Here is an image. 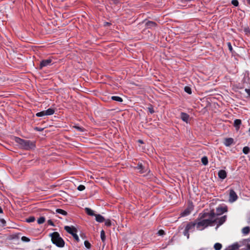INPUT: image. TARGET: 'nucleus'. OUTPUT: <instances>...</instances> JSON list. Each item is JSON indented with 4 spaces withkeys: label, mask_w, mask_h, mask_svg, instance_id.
Returning a JSON list of instances; mask_svg holds the SVG:
<instances>
[{
    "label": "nucleus",
    "mask_w": 250,
    "mask_h": 250,
    "mask_svg": "<svg viewBox=\"0 0 250 250\" xmlns=\"http://www.w3.org/2000/svg\"><path fill=\"white\" fill-rule=\"evenodd\" d=\"M222 247V245L219 243H216L214 245V248L215 250H220Z\"/></svg>",
    "instance_id": "obj_23"
},
{
    "label": "nucleus",
    "mask_w": 250,
    "mask_h": 250,
    "mask_svg": "<svg viewBox=\"0 0 250 250\" xmlns=\"http://www.w3.org/2000/svg\"><path fill=\"white\" fill-rule=\"evenodd\" d=\"M84 244L85 247L86 248H87V249H90V248L91 244H90V243L88 241H85L84 242Z\"/></svg>",
    "instance_id": "obj_34"
},
{
    "label": "nucleus",
    "mask_w": 250,
    "mask_h": 250,
    "mask_svg": "<svg viewBox=\"0 0 250 250\" xmlns=\"http://www.w3.org/2000/svg\"><path fill=\"white\" fill-rule=\"evenodd\" d=\"M249 131L250 132V128H249Z\"/></svg>",
    "instance_id": "obj_50"
},
{
    "label": "nucleus",
    "mask_w": 250,
    "mask_h": 250,
    "mask_svg": "<svg viewBox=\"0 0 250 250\" xmlns=\"http://www.w3.org/2000/svg\"><path fill=\"white\" fill-rule=\"evenodd\" d=\"M0 223H1L2 226H4L6 224V221L4 219H0Z\"/></svg>",
    "instance_id": "obj_39"
},
{
    "label": "nucleus",
    "mask_w": 250,
    "mask_h": 250,
    "mask_svg": "<svg viewBox=\"0 0 250 250\" xmlns=\"http://www.w3.org/2000/svg\"><path fill=\"white\" fill-rule=\"evenodd\" d=\"M115 4H117L120 2L122 0H111Z\"/></svg>",
    "instance_id": "obj_42"
},
{
    "label": "nucleus",
    "mask_w": 250,
    "mask_h": 250,
    "mask_svg": "<svg viewBox=\"0 0 250 250\" xmlns=\"http://www.w3.org/2000/svg\"><path fill=\"white\" fill-rule=\"evenodd\" d=\"M105 225L107 227H110L111 226V222L109 219L104 220Z\"/></svg>",
    "instance_id": "obj_32"
},
{
    "label": "nucleus",
    "mask_w": 250,
    "mask_h": 250,
    "mask_svg": "<svg viewBox=\"0 0 250 250\" xmlns=\"http://www.w3.org/2000/svg\"><path fill=\"white\" fill-rule=\"evenodd\" d=\"M245 91L250 96V89H245Z\"/></svg>",
    "instance_id": "obj_44"
},
{
    "label": "nucleus",
    "mask_w": 250,
    "mask_h": 250,
    "mask_svg": "<svg viewBox=\"0 0 250 250\" xmlns=\"http://www.w3.org/2000/svg\"><path fill=\"white\" fill-rule=\"evenodd\" d=\"M250 229L249 227H244L243 229H242V232L243 234H248V233H249L250 232Z\"/></svg>",
    "instance_id": "obj_22"
},
{
    "label": "nucleus",
    "mask_w": 250,
    "mask_h": 250,
    "mask_svg": "<svg viewBox=\"0 0 250 250\" xmlns=\"http://www.w3.org/2000/svg\"><path fill=\"white\" fill-rule=\"evenodd\" d=\"M135 168L139 170L141 173H144L146 171L145 169L144 166L141 163H139L138 165L135 167Z\"/></svg>",
    "instance_id": "obj_11"
},
{
    "label": "nucleus",
    "mask_w": 250,
    "mask_h": 250,
    "mask_svg": "<svg viewBox=\"0 0 250 250\" xmlns=\"http://www.w3.org/2000/svg\"><path fill=\"white\" fill-rule=\"evenodd\" d=\"M52 64V60L51 58H48L46 60L42 61L40 64V69H42L43 67L50 66Z\"/></svg>",
    "instance_id": "obj_5"
},
{
    "label": "nucleus",
    "mask_w": 250,
    "mask_h": 250,
    "mask_svg": "<svg viewBox=\"0 0 250 250\" xmlns=\"http://www.w3.org/2000/svg\"><path fill=\"white\" fill-rule=\"evenodd\" d=\"M73 237L76 241H77V242L79 241L80 239H79V238L77 234L76 235H75V236H74Z\"/></svg>",
    "instance_id": "obj_41"
},
{
    "label": "nucleus",
    "mask_w": 250,
    "mask_h": 250,
    "mask_svg": "<svg viewBox=\"0 0 250 250\" xmlns=\"http://www.w3.org/2000/svg\"><path fill=\"white\" fill-rule=\"evenodd\" d=\"M218 177L222 179H224L227 177V172L224 170H220L218 172Z\"/></svg>",
    "instance_id": "obj_15"
},
{
    "label": "nucleus",
    "mask_w": 250,
    "mask_h": 250,
    "mask_svg": "<svg viewBox=\"0 0 250 250\" xmlns=\"http://www.w3.org/2000/svg\"><path fill=\"white\" fill-rule=\"evenodd\" d=\"M181 119L185 122L188 123V120H189V115L186 113H185V112H181Z\"/></svg>",
    "instance_id": "obj_12"
},
{
    "label": "nucleus",
    "mask_w": 250,
    "mask_h": 250,
    "mask_svg": "<svg viewBox=\"0 0 250 250\" xmlns=\"http://www.w3.org/2000/svg\"><path fill=\"white\" fill-rule=\"evenodd\" d=\"M101 238L103 242H104L105 240V235L104 230L101 231Z\"/></svg>",
    "instance_id": "obj_25"
},
{
    "label": "nucleus",
    "mask_w": 250,
    "mask_h": 250,
    "mask_svg": "<svg viewBox=\"0 0 250 250\" xmlns=\"http://www.w3.org/2000/svg\"><path fill=\"white\" fill-rule=\"evenodd\" d=\"M111 99L112 100L117 101L118 102L121 103V102H123L122 98L121 97H119V96H112Z\"/></svg>",
    "instance_id": "obj_19"
},
{
    "label": "nucleus",
    "mask_w": 250,
    "mask_h": 250,
    "mask_svg": "<svg viewBox=\"0 0 250 250\" xmlns=\"http://www.w3.org/2000/svg\"><path fill=\"white\" fill-rule=\"evenodd\" d=\"M3 213V210H2V209L0 207V213Z\"/></svg>",
    "instance_id": "obj_47"
},
{
    "label": "nucleus",
    "mask_w": 250,
    "mask_h": 250,
    "mask_svg": "<svg viewBox=\"0 0 250 250\" xmlns=\"http://www.w3.org/2000/svg\"><path fill=\"white\" fill-rule=\"evenodd\" d=\"M241 124V121L239 119H236L234 122V125L235 127H239Z\"/></svg>",
    "instance_id": "obj_24"
},
{
    "label": "nucleus",
    "mask_w": 250,
    "mask_h": 250,
    "mask_svg": "<svg viewBox=\"0 0 250 250\" xmlns=\"http://www.w3.org/2000/svg\"><path fill=\"white\" fill-rule=\"evenodd\" d=\"M77 189L79 191H83L85 189V187L83 185H81L78 187Z\"/></svg>",
    "instance_id": "obj_36"
},
{
    "label": "nucleus",
    "mask_w": 250,
    "mask_h": 250,
    "mask_svg": "<svg viewBox=\"0 0 250 250\" xmlns=\"http://www.w3.org/2000/svg\"><path fill=\"white\" fill-rule=\"evenodd\" d=\"M77 232V231H74V232H73V233H72V234H71V235H72L73 236H75V235H76V232Z\"/></svg>",
    "instance_id": "obj_46"
},
{
    "label": "nucleus",
    "mask_w": 250,
    "mask_h": 250,
    "mask_svg": "<svg viewBox=\"0 0 250 250\" xmlns=\"http://www.w3.org/2000/svg\"><path fill=\"white\" fill-rule=\"evenodd\" d=\"M231 4L235 6H237L239 4V2L237 0H232L231 1Z\"/></svg>",
    "instance_id": "obj_35"
},
{
    "label": "nucleus",
    "mask_w": 250,
    "mask_h": 250,
    "mask_svg": "<svg viewBox=\"0 0 250 250\" xmlns=\"http://www.w3.org/2000/svg\"><path fill=\"white\" fill-rule=\"evenodd\" d=\"M74 127L76 128L78 130L82 132H83L84 130V128H83V127L78 126H75Z\"/></svg>",
    "instance_id": "obj_37"
},
{
    "label": "nucleus",
    "mask_w": 250,
    "mask_h": 250,
    "mask_svg": "<svg viewBox=\"0 0 250 250\" xmlns=\"http://www.w3.org/2000/svg\"><path fill=\"white\" fill-rule=\"evenodd\" d=\"M149 111L151 113H153L154 112L152 108H149Z\"/></svg>",
    "instance_id": "obj_45"
},
{
    "label": "nucleus",
    "mask_w": 250,
    "mask_h": 250,
    "mask_svg": "<svg viewBox=\"0 0 250 250\" xmlns=\"http://www.w3.org/2000/svg\"><path fill=\"white\" fill-rule=\"evenodd\" d=\"M21 240L23 242H29L30 241V239L26 236H22L21 238Z\"/></svg>",
    "instance_id": "obj_33"
},
{
    "label": "nucleus",
    "mask_w": 250,
    "mask_h": 250,
    "mask_svg": "<svg viewBox=\"0 0 250 250\" xmlns=\"http://www.w3.org/2000/svg\"><path fill=\"white\" fill-rule=\"evenodd\" d=\"M193 208L192 205L189 206L187 208H186L183 212L180 214L181 217H185L188 215L193 210Z\"/></svg>",
    "instance_id": "obj_6"
},
{
    "label": "nucleus",
    "mask_w": 250,
    "mask_h": 250,
    "mask_svg": "<svg viewBox=\"0 0 250 250\" xmlns=\"http://www.w3.org/2000/svg\"><path fill=\"white\" fill-rule=\"evenodd\" d=\"M35 220V218L33 216H30L26 219V222L28 223L33 222Z\"/></svg>",
    "instance_id": "obj_30"
},
{
    "label": "nucleus",
    "mask_w": 250,
    "mask_h": 250,
    "mask_svg": "<svg viewBox=\"0 0 250 250\" xmlns=\"http://www.w3.org/2000/svg\"><path fill=\"white\" fill-rule=\"evenodd\" d=\"M158 234L159 235H163L165 234V232L162 229H161V230H159L158 232Z\"/></svg>",
    "instance_id": "obj_40"
},
{
    "label": "nucleus",
    "mask_w": 250,
    "mask_h": 250,
    "mask_svg": "<svg viewBox=\"0 0 250 250\" xmlns=\"http://www.w3.org/2000/svg\"><path fill=\"white\" fill-rule=\"evenodd\" d=\"M45 219L44 217H41L38 219L37 222L39 224H42L45 222Z\"/></svg>",
    "instance_id": "obj_27"
},
{
    "label": "nucleus",
    "mask_w": 250,
    "mask_h": 250,
    "mask_svg": "<svg viewBox=\"0 0 250 250\" xmlns=\"http://www.w3.org/2000/svg\"><path fill=\"white\" fill-rule=\"evenodd\" d=\"M85 211L86 212V213L90 215V216H95L96 214H95L94 213V211L93 210H92L91 209L89 208H85Z\"/></svg>",
    "instance_id": "obj_18"
},
{
    "label": "nucleus",
    "mask_w": 250,
    "mask_h": 250,
    "mask_svg": "<svg viewBox=\"0 0 250 250\" xmlns=\"http://www.w3.org/2000/svg\"><path fill=\"white\" fill-rule=\"evenodd\" d=\"M139 142H140V143H143V141H141V140H139Z\"/></svg>",
    "instance_id": "obj_49"
},
{
    "label": "nucleus",
    "mask_w": 250,
    "mask_h": 250,
    "mask_svg": "<svg viewBox=\"0 0 250 250\" xmlns=\"http://www.w3.org/2000/svg\"><path fill=\"white\" fill-rule=\"evenodd\" d=\"M233 139L231 138H226L224 141V145L227 146H229L233 143Z\"/></svg>",
    "instance_id": "obj_13"
},
{
    "label": "nucleus",
    "mask_w": 250,
    "mask_h": 250,
    "mask_svg": "<svg viewBox=\"0 0 250 250\" xmlns=\"http://www.w3.org/2000/svg\"><path fill=\"white\" fill-rule=\"evenodd\" d=\"M95 219L97 222L99 223H102L104 221V217L100 214L95 215Z\"/></svg>",
    "instance_id": "obj_16"
},
{
    "label": "nucleus",
    "mask_w": 250,
    "mask_h": 250,
    "mask_svg": "<svg viewBox=\"0 0 250 250\" xmlns=\"http://www.w3.org/2000/svg\"><path fill=\"white\" fill-rule=\"evenodd\" d=\"M227 45H228V48H229V51H230V52H232V46H231V44L230 42H228L227 43Z\"/></svg>",
    "instance_id": "obj_38"
},
{
    "label": "nucleus",
    "mask_w": 250,
    "mask_h": 250,
    "mask_svg": "<svg viewBox=\"0 0 250 250\" xmlns=\"http://www.w3.org/2000/svg\"><path fill=\"white\" fill-rule=\"evenodd\" d=\"M36 115L37 117H40L46 116V114H45V111L44 110V111H42L37 113Z\"/></svg>",
    "instance_id": "obj_28"
},
{
    "label": "nucleus",
    "mask_w": 250,
    "mask_h": 250,
    "mask_svg": "<svg viewBox=\"0 0 250 250\" xmlns=\"http://www.w3.org/2000/svg\"><path fill=\"white\" fill-rule=\"evenodd\" d=\"M237 198L238 196L235 192L233 189H230L229 191V201L232 203L236 201Z\"/></svg>",
    "instance_id": "obj_7"
},
{
    "label": "nucleus",
    "mask_w": 250,
    "mask_h": 250,
    "mask_svg": "<svg viewBox=\"0 0 250 250\" xmlns=\"http://www.w3.org/2000/svg\"><path fill=\"white\" fill-rule=\"evenodd\" d=\"M64 229L69 234H71L74 231H77V229L73 226L69 227L66 226L64 227Z\"/></svg>",
    "instance_id": "obj_10"
},
{
    "label": "nucleus",
    "mask_w": 250,
    "mask_h": 250,
    "mask_svg": "<svg viewBox=\"0 0 250 250\" xmlns=\"http://www.w3.org/2000/svg\"><path fill=\"white\" fill-rule=\"evenodd\" d=\"M145 25L147 28L155 29L157 24L154 21H148L145 22Z\"/></svg>",
    "instance_id": "obj_9"
},
{
    "label": "nucleus",
    "mask_w": 250,
    "mask_h": 250,
    "mask_svg": "<svg viewBox=\"0 0 250 250\" xmlns=\"http://www.w3.org/2000/svg\"><path fill=\"white\" fill-rule=\"evenodd\" d=\"M56 212H57L58 213H59V214H62L64 216H66L67 214V212L62 209H60V208H58L56 209Z\"/></svg>",
    "instance_id": "obj_20"
},
{
    "label": "nucleus",
    "mask_w": 250,
    "mask_h": 250,
    "mask_svg": "<svg viewBox=\"0 0 250 250\" xmlns=\"http://www.w3.org/2000/svg\"><path fill=\"white\" fill-rule=\"evenodd\" d=\"M51 237V240L54 244H55L57 247L62 248L64 246V242L62 238L60 237L59 233L58 232H54L50 234Z\"/></svg>",
    "instance_id": "obj_3"
},
{
    "label": "nucleus",
    "mask_w": 250,
    "mask_h": 250,
    "mask_svg": "<svg viewBox=\"0 0 250 250\" xmlns=\"http://www.w3.org/2000/svg\"><path fill=\"white\" fill-rule=\"evenodd\" d=\"M228 211V208L227 207H219L216 208V215H220Z\"/></svg>",
    "instance_id": "obj_8"
},
{
    "label": "nucleus",
    "mask_w": 250,
    "mask_h": 250,
    "mask_svg": "<svg viewBox=\"0 0 250 250\" xmlns=\"http://www.w3.org/2000/svg\"><path fill=\"white\" fill-rule=\"evenodd\" d=\"M201 162H202V164L205 166H206L207 165H208V159L207 157L204 156L203 157H202L201 159Z\"/></svg>",
    "instance_id": "obj_21"
},
{
    "label": "nucleus",
    "mask_w": 250,
    "mask_h": 250,
    "mask_svg": "<svg viewBox=\"0 0 250 250\" xmlns=\"http://www.w3.org/2000/svg\"><path fill=\"white\" fill-rule=\"evenodd\" d=\"M213 216L214 213L213 212L209 214L200 213L196 221L190 222L187 224L183 232L184 235L188 239L189 232H193L195 228L198 230H203L208 226H212V223L215 221Z\"/></svg>",
    "instance_id": "obj_1"
},
{
    "label": "nucleus",
    "mask_w": 250,
    "mask_h": 250,
    "mask_svg": "<svg viewBox=\"0 0 250 250\" xmlns=\"http://www.w3.org/2000/svg\"><path fill=\"white\" fill-rule=\"evenodd\" d=\"M250 241V239H246L244 241V244L246 245V248L247 250H250V244L249 242Z\"/></svg>",
    "instance_id": "obj_26"
},
{
    "label": "nucleus",
    "mask_w": 250,
    "mask_h": 250,
    "mask_svg": "<svg viewBox=\"0 0 250 250\" xmlns=\"http://www.w3.org/2000/svg\"><path fill=\"white\" fill-rule=\"evenodd\" d=\"M250 151V149L248 146H245L243 149V152L245 154H248Z\"/></svg>",
    "instance_id": "obj_29"
},
{
    "label": "nucleus",
    "mask_w": 250,
    "mask_h": 250,
    "mask_svg": "<svg viewBox=\"0 0 250 250\" xmlns=\"http://www.w3.org/2000/svg\"><path fill=\"white\" fill-rule=\"evenodd\" d=\"M239 248V246L237 243L233 244L228 247L225 250H237Z\"/></svg>",
    "instance_id": "obj_14"
},
{
    "label": "nucleus",
    "mask_w": 250,
    "mask_h": 250,
    "mask_svg": "<svg viewBox=\"0 0 250 250\" xmlns=\"http://www.w3.org/2000/svg\"><path fill=\"white\" fill-rule=\"evenodd\" d=\"M212 212H213L214 213L213 218L215 220L212 223V224H213L212 226H213L214 225V223H216L217 224V227H218L219 226L222 225L224 223H225L226 222V221L227 220V215H224V216L221 217L220 218H216V216L215 213L214 211V210H211L209 212H204V213L209 214Z\"/></svg>",
    "instance_id": "obj_4"
},
{
    "label": "nucleus",
    "mask_w": 250,
    "mask_h": 250,
    "mask_svg": "<svg viewBox=\"0 0 250 250\" xmlns=\"http://www.w3.org/2000/svg\"><path fill=\"white\" fill-rule=\"evenodd\" d=\"M184 89H185V91L187 93H188V94H191V93H192V92H191V88H190L189 87L187 86H185V87Z\"/></svg>",
    "instance_id": "obj_31"
},
{
    "label": "nucleus",
    "mask_w": 250,
    "mask_h": 250,
    "mask_svg": "<svg viewBox=\"0 0 250 250\" xmlns=\"http://www.w3.org/2000/svg\"><path fill=\"white\" fill-rule=\"evenodd\" d=\"M44 111L46 116L52 115L55 113V110L51 108H48V109Z\"/></svg>",
    "instance_id": "obj_17"
},
{
    "label": "nucleus",
    "mask_w": 250,
    "mask_h": 250,
    "mask_svg": "<svg viewBox=\"0 0 250 250\" xmlns=\"http://www.w3.org/2000/svg\"><path fill=\"white\" fill-rule=\"evenodd\" d=\"M248 3L250 4V0H248Z\"/></svg>",
    "instance_id": "obj_48"
},
{
    "label": "nucleus",
    "mask_w": 250,
    "mask_h": 250,
    "mask_svg": "<svg viewBox=\"0 0 250 250\" xmlns=\"http://www.w3.org/2000/svg\"><path fill=\"white\" fill-rule=\"evenodd\" d=\"M48 224L52 226H54L53 222L51 220H48Z\"/></svg>",
    "instance_id": "obj_43"
},
{
    "label": "nucleus",
    "mask_w": 250,
    "mask_h": 250,
    "mask_svg": "<svg viewBox=\"0 0 250 250\" xmlns=\"http://www.w3.org/2000/svg\"><path fill=\"white\" fill-rule=\"evenodd\" d=\"M14 141L17 143L19 147L23 149L29 150L33 149L36 147L35 142L29 140H24L19 137H16Z\"/></svg>",
    "instance_id": "obj_2"
}]
</instances>
